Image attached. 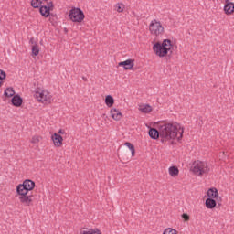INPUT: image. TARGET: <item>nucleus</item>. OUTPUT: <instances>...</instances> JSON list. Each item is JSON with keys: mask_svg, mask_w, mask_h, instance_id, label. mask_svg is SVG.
Instances as JSON below:
<instances>
[{"mask_svg": "<svg viewBox=\"0 0 234 234\" xmlns=\"http://www.w3.org/2000/svg\"><path fill=\"white\" fill-rule=\"evenodd\" d=\"M148 134L152 140H158L161 137L162 144H165L169 140H175L176 136H178L177 141L180 142L184 137V128L176 122H167L161 125L159 131L156 128H150Z\"/></svg>", "mask_w": 234, "mask_h": 234, "instance_id": "f257e3e1", "label": "nucleus"}, {"mask_svg": "<svg viewBox=\"0 0 234 234\" xmlns=\"http://www.w3.org/2000/svg\"><path fill=\"white\" fill-rule=\"evenodd\" d=\"M171 48H173V44H171L169 39H165L162 43L157 42L153 46L154 52L159 58H165Z\"/></svg>", "mask_w": 234, "mask_h": 234, "instance_id": "f03ea898", "label": "nucleus"}, {"mask_svg": "<svg viewBox=\"0 0 234 234\" xmlns=\"http://www.w3.org/2000/svg\"><path fill=\"white\" fill-rule=\"evenodd\" d=\"M192 171L194 175H197V176H202V175H207V173H209V168L207 167V163L203 161H197L194 163Z\"/></svg>", "mask_w": 234, "mask_h": 234, "instance_id": "7ed1b4c3", "label": "nucleus"}, {"mask_svg": "<svg viewBox=\"0 0 234 234\" xmlns=\"http://www.w3.org/2000/svg\"><path fill=\"white\" fill-rule=\"evenodd\" d=\"M35 96L41 103H51L52 101V95H50V92L47 90L37 88L35 91Z\"/></svg>", "mask_w": 234, "mask_h": 234, "instance_id": "20e7f679", "label": "nucleus"}, {"mask_svg": "<svg viewBox=\"0 0 234 234\" xmlns=\"http://www.w3.org/2000/svg\"><path fill=\"white\" fill-rule=\"evenodd\" d=\"M69 19L73 23H81L85 19V14L80 8L74 7L69 11Z\"/></svg>", "mask_w": 234, "mask_h": 234, "instance_id": "39448f33", "label": "nucleus"}, {"mask_svg": "<svg viewBox=\"0 0 234 234\" xmlns=\"http://www.w3.org/2000/svg\"><path fill=\"white\" fill-rule=\"evenodd\" d=\"M149 30L153 36H162L164 34V27L162 23L156 19L151 21Z\"/></svg>", "mask_w": 234, "mask_h": 234, "instance_id": "423d86ee", "label": "nucleus"}, {"mask_svg": "<svg viewBox=\"0 0 234 234\" xmlns=\"http://www.w3.org/2000/svg\"><path fill=\"white\" fill-rule=\"evenodd\" d=\"M54 9V3L52 1L48 2L47 5H41L39 8V13L42 17H48L50 16V11Z\"/></svg>", "mask_w": 234, "mask_h": 234, "instance_id": "0eeeda50", "label": "nucleus"}, {"mask_svg": "<svg viewBox=\"0 0 234 234\" xmlns=\"http://www.w3.org/2000/svg\"><path fill=\"white\" fill-rule=\"evenodd\" d=\"M51 140L55 145V147H61L63 145V137L58 133H54L51 136Z\"/></svg>", "mask_w": 234, "mask_h": 234, "instance_id": "6e6552de", "label": "nucleus"}, {"mask_svg": "<svg viewBox=\"0 0 234 234\" xmlns=\"http://www.w3.org/2000/svg\"><path fill=\"white\" fill-rule=\"evenodd\" d=\"M119 67H123L125 70H131L134 67V60L127 59L125 61L120 62Z\"/></svg>", "mask_w": 234, "mask_h": 234, "instance_id": "1a4fd4ad", "label": "nucleus"}, {"mask_svg": "<svg viewBox=\"0 0 234 234\" xmlns=\"http://www.w3.org/2000/svg\"><path fill=\"white\" fill-rule=\"evenodd\" d=\"M21 204L24 206H32V196L24 195L19 197Z\"/></svg>", "mask_w": 234, "mask_h": 234, "instance_id": "9d476101", "label": "nucleus"}, {"mask_svg": "<svg viewBox=\"0 0 234 234\" xmlns=\"http://www.w3.org/2000/svg\"><path fill=\"white\" fill-rule=\"evenodd\" d=\"M11 103L14 107H21L23 105V98L19 95H14L11 99Z\"/></svg>", "mask_w": 234, "mask_h": 234, "instance_id": "9b49d317", "label": "nucleus"}, {"mask_svg": "<svg viewBox=\"0 0 234 234\" xmlns=\"http://www.w3.org/2000/svg\"><path fill=\"white\" fill-rule=\"evenodd\" d=\"M224 12L227 16H230L234 12V4L233 2H226L224 5Z\"/></svg>", "mask_w": 234, "mask_h": 234, "instance_id": "f8f14e48", "label": "nucleus"}, {"mask_svg": "<svg viewBox=\"0 0 234 234\" xmlns=\"http://www.w3.org/2000/svg\"><path fill=\"white\" fill-rule=\"evenodd\" d=\"M22 184L24 185L27 192L32 191V189L36 187V183L30 179H26L25 181H23Z\"/></svg>", "mask_w": 234, "mask_h": 234, "instance_id": "ddd939ff", "label": "nucleus"}, {"mask_svg": "<svg viewBox=\"0 0 234 234\" xmlns=\"http://www.w3.org/2000/svg\"><path fill=\"white\" fill-rule=\"evenodd\" d=\"M111 116L113 120H116L118 122L119 120H122V112H120V110L112 108L111 110Z\"/></svg>", "mask_w": 234, "mask_h": 234, "instance_id": "4468645a", "label": "nucleus"}, {"mask_svg": "<svg viewBox=\"0 0 234 234\" xmlns=\"http://www.w3.org/2000/svg\"><path fill=\"white\" fill-rule=\"evenodd\" d=\"M205 206L207 209H213L217 207V201L211 197H207L205 201Z\"/></svg>", "mask_w": 234, "mask_h": 234, "instance_id": "2eb2a0df", "label": "nucleus"}, {"mask_svg": "<svg viewBox=\"0 0 234 234\" xmlns=\"http://www.w3.org/2000/svg\"><path fill=\"white\" fill-rule=\"evenodd\" d=\"M16 193L17 195H19L20 197H23L25 195H28V190H27V188L25 187L24 184H19L16 186Z\"/></svg>", "mask_w": 234, "mask_h": 234, "instance_id": "dca6fc26", "label": "nucleus"}, {"mask_svg": "<svg viewBox=\"0 0 234 234\" xmlns=\"http://www.w3.org/2000/svg\"><path fill=\"white\" fill-rule=\"evenodd\" d=\"M207 195L208 198H217V197H218V190L215 187L210 188L207 190Z\"/></svg>", "mask_w": 234, "mask_h": 234, "instance_id": "f3484780", "label": "nucleus"}, {"mask_svg": "<svg viewBox=\"0 0 234 234\" xmlns=\"http://www.w3.org/2000/svg\"><path fill=\"white\" fill-rule=\"evenodd\" d=\"M168 173H169L170 176H173L175 178V177L178 176L180 170H178V167H176V166H170L168 169Z\"/></svg>", "mask_w": 234, "mask_h": 234, "instance_id": "a211bd4d", "label": "nucleus"}, {"mask_svg": "<svg viewBox=\"0 0 234 234\" xmlns=\"http://www.w3.org/2000/svg\"><path fill=\"white\" fill-rule=\"evenodd\" d=\"M139 111H141V112H144L145 114H147V112H151L153 111V108L149 104H144L139 106Z\"/></svg>", "mask_w": 234, "mask_h": 234, "instance_id": "6ab92c4d", "label": "nucleus"}, {"mask_svg": "<svg viewBox=\"0 0 234 234\" xmlns=\"http://www.w3.org/2000/svg\"><path fill=\"white\" fill-rule=\"evenodd\" d=\"M16 94V91L14 90V88H6L4 91V96H6V98H12Z\"/></svg>", "mask_w": 234, "mask_h": 234, "instance_id": "aec40b11", "label": "nucleus"}, {"mask_svg": "<svg viewBox=\"0 0 234 234\" xmlns=\"http://www.w3.org/2000/svg\"><path fill=\"white\" fill-rule=\"evenodd\" d=\"M105 104L107 107H112V105H114V98L111 95H107L105 98Z\"/></svg>", "mask_w": 234, "mask_h": 234, "instance_id": "412c9836", "label": "nucleus"}, {"mask_svg": "<svg viewBox=\"0 0 234 234\" xmlns=\"http://www.w3.org/2000/svg\"><path fill=\"white\" fill-rule=\"evenodd\" d=\"M114 8H115L116 12H118L119 14H122V12H123V10H125V5H123L122 3H117L114 5Z\"/></svg>", "mask_w": 234, "mask_h": 234, "instance_id": "4be33fe9", "label": "nucleus"}, {"mask_svg": "<svg viewBox=\"0 0 234 234\" xmlns=\"http://www.w3.org/2000/svg\"><path fill=\"white\" fill-rule=\"evenodd\" d=\"M41 5H43L41 0H31V6L33 8H41Z\"/></svg>", "mask_w": 234, "mask_h": 234, "instance_id": "5701e85b", "label": "nucleus"}, {"mask_svg": "<svg viewBox=\"0 0 234 234\" xmlns=\"http://www.w3.org/2000/svg\"><path fill=\"white\" fill-rule=\"evenodd\" d=\"M124 145H125L126 147H128V149H130V151H131V153H132V156H134V154H135V153H136V151H135V149H134V145H133V144H131L130 142H126V143L124 144Z\"/></svg>", "mask_w": 234, "mask_h": 234, "instance_id": "b1692460", "label": "nucleus"}, {"mask_svg": "<svg viewBox=\"0 0 234 234\" xmlns=\"http://www.w3.org/2000/svg\"><path fill=\"white\" fill-rule=\"evenodd\" d=\"M32 54L33 56H39V46L37 44L32 46Z\"/></svg>", "mask_w": 234, "mask_h": 234, "instance_id": "393cba45", "label": "nucleus"}, {"mask_svg": "<svg viewBox=\"0 0 234 234\" xmlns=\"http://www.w3.org/2000/svg\"><path fill=\"white\" fill-rule=\"evenodd\" d=\"M163 234H176V229L168 228L164 230Z\"/></svg>", "mask_w": 234, "mask_h": 234, "instance_id": "a878e982", "label": "nucleus"}, {"mask_svg": "<svg viewBox=\"0 0 234 234\" xmlns=\"http://www.w3.org/2000/svg\"><path fill=\"white\" fill-rule=\"evenodd\" d=\"M6 78V72L5 70L0 69V81H3Z\"/></svg>", "mask_w": 234, "mask_h": 234, "instance_id": "bb28decb", "label": "nucleus"}, {"mask_svg": "<svg viewBox=\"0 0 234 234\" xmlns=\"http://www.w3.org/2000/svg\"><path fill=\"white\" fill-rule=\"evenodd\" d=\"M31 144H39V136L35 135L32 137Z\"/></svg>", "mask_w": 234, "mask_h": 234, "instance_id": "cd10ccee", "label": "nucleus"}, {"mask_svg": "<svg viewBox=\"0 0 234 234\" xmlns=\"http://www.w3.org/2000/svg\"><path fill=\"white\" fill-rule=\"evenodd\" d=\"M182 218H184V220L187 221V220H189V215H187V214H183V215H182Z\"/></svg>", "mask_w": 234, "mask_h": 234, "instance_id": "c85d7f7f", "label": "nucleus"}, {"mask_svg": "<svg viewBox=\"0 0 234 234\" xmlns=\"http://www.w3.org/2000/svg\"><path fill=\"white\" fill-rule=\"evenodd\" d=\"M91 234H101V232L96 229H91Z\"/></svg>", "mask_w": 234, "mask_h": 234, "instance_id": "c756f323", "label": "nucleus"}, {"mask_svg": "<svg viewBox=\"0 0 234 234\" xmlns=\"http://www.w3.org/2000/svg\"><path fill=\"white\" fill-rule=\"evenodd\" d=\"M82 234H92V229L84 230V231H82Z\"/></svg>", "mask_w": 234, "mask_h": 234, "instance_id": "7c9ffc66", "label": "nucleus"}, {"mask_svg": "<svg viewBox=\"0 0 234 234\" xmlns=\"http://www.w3.org/2000/svg\"><path fill=\"white\" fill-rule=\"evenodd\" d=\"M83 81H87V78L86 77H82Z\"/></svg>", "mask_w": 234, "mask_h": 234, "instance_id": "2f4dec72", "label": "nucleus"}, {"mask_svg": "<svg viewBox=\"0 0 234 234\" xmlns=\"http://www.w3.org/2000/svg\"><path fill=\"white\" fill-rule=\"evenodd\" d=\"M58 133H59L60 134H63V130H59Z\"/></svg>", "mask_w": 234, "mask_h": 234, "instance_id": "473e14b6", "label": "nucleus"}, {"mask_svg": "<svg viewBox=\"0 0 234 234\" xmlns=\"http://www.w3.org/2000/svg\"><path fill=\"white\" fill-rule=\"evenodd\" d=\"M0 87H3V81H0Z\"/></svg>", "mask_w": 234, "mask_h": 234, "instance_id": "72a5a7b5", "label": "nucleus"}, {"mask_svg": "<svg viewBox=\"0 0 234 234\" xmlns=\"http://www.w3.org/2000/svg\"><path fill=\"white\" fill-rule=\"evenodd\" d=\"M42 1H48V0H42Z\"/></svg>", "mask_w": 234, "mask_h": 234, "instance_id": "f704fd0d", "label": "nucleus"}]
</instances>
